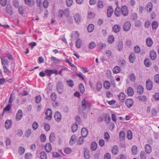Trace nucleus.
<instances>
[{
    "instance_id": "1",
    "label": "nucleus",
    "mask_w": 159,
    "mask_h": 159,
    "mask_svg": "<svg viewBox=\"0 0 159 159\" xmlns=\"http://www.w3.org/2000/svg\"><path fill=\"white\" fill-rule=\"evenodd\" d=\"M57 91L59 94H61L64 92V86L62 83L61 82H58L57 83L56 86Z\"/></svg>"
},
{
    "instance_id": "2",
    "label": "nucleus",
    "mask_w": 159,
    "mask_h": 159,
    "mask_svg": "<svg viewBox=\"0 0 159 159\" xmlns=\"http://www.w3.org/2000/svg\"><path fill=\"white\" fill-rule=\"evenodd\" d=\"M121 12L122 15L124 16H128L129 11L127 7L126 6H123L121 9Z\"/></svg>"
},
{
    "instance_id": "3",
    "label": "nucleus",
    "mask_w": 159,
    "mask_h": 159,
    "mask_svg": "<svg viewBox=\"0 0 159 159\" xmlns=\"http://www.w3.org/2000/svg\"><path fill=\"white\" fill-rule=\"evenodd\" d=\"M14 99V97H13L12 94L10 95V97L9 100V103L3 109H11V103L13 102Z\"/></svg>"
},
{
    "instance_id": "4",
    "label": "nucleus",
    "mask_w": 159,
    "mask_h": 159,
    "mask_svg": "<svg viewBox=\"0 0 159 159\" xmlns=\"http://www.w3.org/2000/svg\"><path fill=\"white\" fill-rule=\"evenodd\" d=\"M131 26V24L130 22L127 21L125 22L123 26V29L125 31H127L130 29Z\"/></svg>"
},
{
    "instance_id": "5",
    "label": "nucleus",
    "mask_w": 159,
    "mask_h": 159,
    "mask_svg": "<svg viewBox=\"0 0 159 159\" xmlns=\"http://www.w3.org/2000/svg\"><path fill=\"white\" fill-rule=\"evenodd\" d=\"M129 58L130 62L134 63L136 58L135 53L134 52H131L129 56Z\"/></svg>"
},
{
    "instance_id": "6",
    "label": "nucleus",
    "mask_w": 159,
    "mask_h": 159,
    "mask_svg": "<svg viewBox=\"0 0 159 159\" xmlns=\"http://www.w3.org/2000/svg\"><path fill=\"white\" fill-rule=\"evenodd\" d=\"M74 17L75 21L78 24L80 23L81 21V17L79 13L75 14Z\"/></svg>"
},
{
    "instance_id": "7",
    "label": "nucleus",
    "mask_w": 159,
    "mask_h": 159,
    "mask_svg": "<svg viewBox=\"0 0 159 159\" xmlns=\"http://www.w3.org/2000/svg\"><path fill=\"white\" fill-rule=\"evenodd\" d=\"M146 87L148 90H151L152 89L153 87V84L152 81L150 80H148L146 81Z\"/></svg>"
},
{
    "instance_id": "8",
    "label": "nucleus",
    "mask_w": 159,
    "mask_h": 159,
    "mask_svg": "<svg viewBox=\"0 0 159 159\" xmlns=\"http://www.w3.org/2000/svg\"><path fill=\"white\" fill-rule=\"evenodd\" d=\"M133 101L131 99H128L125 101V104L128 108H130L132 106L133 104Z\"/></svg>"
},
{
    "instance_id": "9",
    "label": "nucleus",
    "mask_w": 159,
    "mask_h": 159,
    "mask_svg": "<svg viewBox=\"0 0 159 159\" xmlns=\"http://www.w3.org/2000/svg\"><path fill=\"white\" fill-rule=\"evenodd\" d=\"M158 112V110H147V112L149 113V115L155 116H157V114Z\"/></svg>"
},
{
    "instance_id": "10",
    "label": "nucleus",
    "mask_w": 159,
    "mask_h": 159,
    "mask_svg": "<svg viewBox=\"0 0 159 159\" xmlns=\"http://www.w3.org/2000/svg\"><path fill=\"white\" fill-rule=\"evenodd\" d=\"M45 112V114L46 115V119L50 120L52 118V110H46Z\"/></svg>"
},
{
    "instance_id": "11",
    "label": "nucleus",
    "mask_w": 159,
    "mask_h": 159,
    "mask_svg": "<svg viewBox=\"0 0 159 159\" xmlns=\"http://www.w3.org/2000/svg\"><path fill=\"white\" fill-rule=\"evenodd\" d=\"M54 118L57 121L59 122L61 118V113L58 111L56 112L54 114Z\"/></svg>"
},
{
    "instance_id": "12",
    "label": "nucleus",
    "mask_w": 159,
    "mask_h": 159,
    "mask_svg": "<svg viewBox=\"0 0 159 159\" xmlns=\"http://www.w3.org/2000/svg\"><path fill=\"white\" fill-rule=\"evenodd\" d=\"M12 121L11 120L7 119L6 120L5 123V127L7 129H10L12 125Z\"/></svg>"
},
{
    "instance_id": "13",
    "label": "nucleus",
    "mask_w": 159,
    "mask_h": 159,
    "mask_svg": "<svg viewBox=\"0 0 159 159\" xmlns=\"http://www.w3.org/2000/svg\"><path fill=\"white\" fill-rule=\"evenodd\" d=\"M90 103L88 102H86L85 99H84L82 102V107L83 109H86L88 106H90Z\"/></svg>"
},
{
    "instance_id": "14",
    "label": "nucleus",
    "mask_w": 159,
    "mask_h": 159,
    "mask_svg": "<svg viewBox=\"0 0 159 159\" xmlns=\"http://www.w3.org/2000/svg\"><path fill=\"white\" fill-rule=\"evenodd\" d=\"M150 57L152 60H154L157 58L156 52L154 50L151 51L150 53Z\"/></svg>"
},
{
    "instance_id": "15",
    "label": "nucleus",
    "mask_w": 159,
    "mask_h": 159,
    "mask_svg": "<svg viewBox=\"0 0 159 159\" xmlns=\"http://www.w3.org/2000/svg\"><path fill=\"white\" fill-rule=\"evenodd\" d=\"M121 27L118 25H115L112 27V30L115 33L119 32L120 30Z\"/></svg>"
},
{
    "instance_id": "16",
    "label": "nucleus",
    "mask_w": 159,
    "mask_h": 159,
    "mask_svg": "<svg viewBox=\"0 0 159 159\" xmlns=\"http://www.w3.org/2000/svg\"><path fill=\"white\" fill-rule=\"evenodd\" d=\"M81 134L82 136L84 138L87 137L88 134L87 129L86 128H83L81 130Z\"/></svg>"
},
{
    "instance_id": "17",
    "label": "nucleus",
    "mask_w": 159,
    "mask_h": 159,
    "mask_svg": "<svg viewBox=\"0 0 159 159\" xmlns=\"http://www.w3.org/2000/svg\"><path fill=\"white\" fill-rule=\"evenodd\" d=\"M44 148L47 152H50L52 149L51 144L49 143H48L45 145Z\"/></svg>"
},
{
    "instance_id": "18",
    "label": "nucleus",
    "mask_w": 159,
    "mask_h": 159,
    "mask_svg": "<svg viewBox=\"0 0 159 159\" xmlns=\"http://www.w3.org/2000/svg\"><path fill=\"white\" fill-rule=\"evenodd\" d=\"M145 149L146 153L150 154L152 151V149L151 146L148 144H146L145 146Z\"/></svg>"
},
{
    "instance_id": "19",
    "label": "nucleus",
    "mask_w": 159,
    "mask_h": 159,
    "mask_svg": "<svg viewBox=\"0 0 159 159\" xmlns=\"http://www.w3.org/2000/svg\"><path fill=\"white\" fill-rule=\"evenodd\" d=\"M113 9L111 6H109L107 10V15L109 17L111 16L113 13Z\"/></svg>"
},
{
    "instance_id": "20",
    "label": "nucleus",
    "mask_w": 159,
    "mask_h": 159,
    "mask_svg": "<svg viewBox=\"0 0 159 159\" xmlns=\"http://www.w3.org/2000/svg\"><path fill=\"white\" fill-rule=\"evenodd\" d=\"M23 116V113L21 110H18L16 115V118L17 120H20L22 118Z\"/></svg>"
},
{
    "instance_id": "21",
    "label": "nucleus",
    "mask_w": 159,
    "mask_h": 159,
    "mask_svg": "<svg viewBox=\"0 0 159 159\" xmlns=\"http://www.w3.org/2000/svg\"><path fill=\"white\" fill-rule=\"evenodd\" d=\"M56 139L55 135L53 132H52L49 137V140L50 142H53Z\"/></svg>"
},
{
    "instance_id": "22",
    "label": "nucleus",
    "mask_w": 159,
    "mask_h": 159,
    "mask_svg": "<svg viewBox=\"0 0 159 159\" xmlns=\"http://www.w3.org/2000/svg\"><path fill=\"white\" fill-rule=\"evenodd\" d=\"M118 98L120 101L121 102H123L125 98V95L124 93H121L119 94Z\"/></svg>"
},
{
    "instance_id": "23",
    "label": "nucleus",
    "mask_w": 159,
    "mask_h": 159,
    "mask_svg": "<svg viewBox=\"0 0 159 159\" xmlns=\"http://www.w3.org/2000/svg\"><path fill=\"white\" fill-rule=\"evenodd\" d=\"M71 128L72 132L75 133L77 131L78 128V125L76 122H75L73 124Z\"/></svg>"
},
{
    "instance_id": "24",
    "label": "nucleus",
    "mask_w": 159,
    "mask_h": 159,
    "mask_svg": "<svg viewBox=\"0 0 159 159\" xmlns=\"http://www.w3.org/2000/svg\"><path fill=\"white\" fill-rule=\"evenodd\" d=\"M146 43L147 46L150 47L152 45L153 42L152 39L149 37L146 39Z\"/></svg>"
},
{
    "instance_id": "25",
    "label": "nucleus",
    "mask_w": 159,
    "mask_h": 159,
    "mask_svg": "<svg viewBox=\"0 0 159 159\" xmlns=\"http://www.w3.org/2000/svg\"><path fill=\"white\" fill-rule=\"evenodd\" d=\"M118 151V147L116 145L114 146L111 149V152L114 155H116L117 154Z\"/></svg>"
},
{
    "instance_id": "26",
    "label": "nucleus",
    "mask_w": 159,
    "mask_h": 159,
    "mask_svg": "<svg viewBox=\"0 0 159 159\" xmlns=\"http://www.w3.org/2000/svg\"><path fill=\"white\" fill-rule=\"evenodd\" d=\"M76 139V136L75 135H72L70 140L69 142L70 144V145H73L75 143Z\"/></svg>"
},
{
    "instance_id": "27",
    "label": "nucleus",
    "mask_w": 159,
    "mask_h": 159,
    "mask_svg": "<svg viewBox=\"0 0 159 159\" xmlns=\"http://www.w3.org/2000/svg\"><path fill=\"white\" fill-rule=\"evenodd\" d=\"M127 93L129 96H132L134 94V91L132 88L129 87L127 90Z\"/></svg>"
},
{
    "instance_id": "28",
    "label": "nucleus",
    "mask_w": 159,
    "mask_h": 159,
    "mask_svg": "<svg viewBox=\"0 0 159 159\" xmlns=\"http://www.w3.org/2000/svg\"><path fill=\"white\" fill-rule=\"evenodd\" d=\"M152 4L151 2L148 3L147 6V11L148 12H151L152 9Z\"/></svg>"
},
{
    "instance_id": "29",
    "label": "nucleus",
    "mask_w": 159,
    "mask_h": 159,
    "mask_svg": "<svg viewBox=\"0 0 159 159\" xmlns=\"http://www.w3.org/2000/svg\"><path fill=\"white\" fill-rule=\"evenodd\" d=\"M114 14L117 17L119 16L120 15V9L118 6L115 9Z\"/></svg>"
},
{
    "instance_id": "30",
    "label": "nucleus",
    "mask_w": 159,
    "mask_h": 159,
    "mask_svg": "<svg viewBox=\"0 0 159 159\" xmlns=\"http://www.w3.org/2000/svg\"><path fill=\"white\" fill-rule=\"evenodd\" d=\"M144 63L145 66L147 67L150 66L152 65L151 63L150 62V60L149 59L146 58L144 60Z\"/></svg>"
},
{
    "instance_id": "31",
    "label": "nucleus",
    "mask_w": 159,
    "mask_h": 159,
    "mask_svg": "<svg viewBox=\"0 0 159 159\" xmlns=\"http://www.w3.org/2000/svg\"><path fill=\"white\" fill-rule=\"evenodd\" d=\"M66 83L67 85L70 87H73L74 85V83L73 81L71 79L67 80L66 81Z\"/></svg>"
},
{
    "instance_id": "32",
    "label": "nucleus",
    "mask_w": 159,
    "mask_h": 159,
    "mask_svg": "<svg viewBox=\"0 0 159 159\" xmlns=\"http://www.w3.org/2000/svg\"><path fill=\"white\" fill-rule=\"evenodd\" d=\"M97 147V144L95 142H93L91 143V148L93 151L96 150Z\"/></svg>"
},
{
    "instance_id": "33",
    "label": "nucleus",
    "mask_w": 159,
    "mask_h": 159,
    "mask_svg": "<svg viewBox=\"0 0 159 159\" xmlns=\"http://www.w3.org/2000/svg\"><path fill=\"white\" fill-rule=\"evenodd\" d=\"M84 156L86 159H89L90 157L89 154V151L88 149H85L84 152Z\"/></svg>"
},
{
    "instance_id": "34",
    "label": "nucleus",
    "mask_w": 159,
    "mask_h": 159,
    "mask_svg": "<svg viewBox=\"0 0 159 159\" xmlns=\"http://www.w3.org/2000/svg\"><path fill=\"white\" fill-rule=\"evenodd\" d=\"M0 58L1 59L2 64L3 66H5L6 65L7 66H9V63L8 61L7 60L4 59L1 57H0Z\"/></svg>"
},
{
    "instance_id": "35",
    "label": "nucleus",
    "mask_w": 159,
    "mask_h": 159,
    "mask_svg": "<svg viewBox=\"0 0 159 159\" xmlns=\"http://www.w3.org/2000/svg\"><path fill=\"white\" fill-rule=\"evenodd\" d=\"M71 38L72 39H77L79 37V34L77 32H73L71 34Z\"/></svg>"
},
{
    "instance_id": "36",
    "label": "nucleus",
    "mask_w": 159,
    "mask_h": 159,
    "mask_svg": "<svg viewBox=\"0 0 159 159\" xmlns=\"http://www.w3.org/2000/svg\"><path fill=\"white\" fill-rule=\"evenodd\" d=\"M125 132L123 131H120L119 133V137L121 140H124L125 138Z\"/></svg>"
},
{
    "instance_id": "37",
    "label": "nucleus",
    "mask_w": 159,
    "mask_h": 159,
    "mask_svg": "<svg viewBox=\"0 0 159 159\" xmlns=\"http://www.w3.org/2000/svg\"><path fill=\"white\" fill-rule=\"evenodd\" d=\"M102 86L101 82L100 81H98L96 83V89L98 91H100L102 89Z\"/></svg>"
},
{
    "instance_id": "38",
    "label": "nucleus",
    "mask_w": 159,
    "mask_h": 159,
    "mask_svg": "<svg viewBox=\"0 0 159 159\" xmlns=\"http://www.w3.org/2000/svg\"><path fill=\"white\" fill-rule=\"evenodd\" d=\"M137 93L139 94H142L143 92V88L141 85L139 86L137 88Z\"/></svg>"
},
{
    "instance_id": "39",
    "label": "nucleus",
    "mask_w": 159,
    "mask_h": 159,
    "mask_svg": "<svg viewBox=\"0 0 159 159\" xmlns=\"http://www.w3.org/2000/svg\"><path fill=\"white\" fill-rule=\"evenodd\" d=\"M103 86L105 89H108L110 87V83L108 81H105L104 82Z\"/></svg>"
},
{
    "instance_id": "40",
    "label": "nucleus",
    "mask_w": 159,
    "mask_h": 159,
    "mask_svg": "<svg viewBox=\"0 0 159 159\" xmlns=\"http://www.w3.org/2000/svg\"><path fill=\"white\" fill-rule=\"evenodd\" d=\"M121 70L120 67L119 66H116L113 69V72L115 74H117L120 72Z\"/></svg>"
},
{
    "instance_id": "41",
    "label": "nucleus",
    "mask_w": 159,
    "mask_h": 159,
    "mask_svg": "<svg viewBox=\"0 0 159 159\" xmlns=\"http://www.w3.org/2000/svg\"><path fill=\"white\" fill-rule=\"evenodd\" d=\"M117 47H118V51H121L122 48H123V42L122 41H120L117 44Z\"/></svg>"
},
{
    "instance_id": "42",
    "label": "nucleus",
    "mask_w": 159,
    "mask_h": 159,
    "mask_svg": "<svg viewBox=\"0 0 159 159\" xmlns=\"http://www.w3.org/2000/svg\"><path fill=\"white\" fill-rule=\"evenodd\" d=\"M127 137L129 139H131L133 137V134L132 131L128 130L127 133Z\"/></svg>"
},
{
    "instance_id": "43",
    "label": "nucleus",
    "mask_w": 159,
    "mask_h": 159,
    "mask_svg": "<svg viewBox=\"0 0 159 159\" xmlns=\"http://www.w3.org/2000/svg\"><path fill=\"white\" fill-rule=\"evenodd\" d=\"M40 156L41 159H47V156L46 153L44 152H42L40 153Z\"/></svg>"
},
{
    "instance_id": "44",
    "label": "nucleus",
    "mask_w": 159,
    "mask_h": 159,
    "mask_svg": "<svg viewBox=\"0 0 159 159\" xmlns=\"http://www.w3.org/2000/svg\"><path fill=\"white\" fill-rule=\"evenodd\" d=\"M88 30L89 32H92L94 29V26L93 24H89L88 27Z\"/></svg>"
},
{
    "instance_id": "45",
    "label": "nucleus",
    "mask_w": 159,
    "mask_h": 159,
    "mask_svg": "<svg viewBox=\"0 0 159 159\" xmlns=\"http://www.w3.org/2000/svg\"><path fill=\"white\" fill-rule=\"evenodd\" d=\"M6 11L10 15H12L13 14V11L12 8L11 6H7V7Z\"/></svg>"
},
{
    "instance_id": "46",
    "label": "nucleus",
    "mask_w": 159,
    "mask_h": 159,
    "mask_svg": "<svg viewBox=\"0 0 159 159\" xmlns=\"http://www.w3.org/2000/svg\"><path fill=\"white\" fill-rule=\"evenodd\" d=\"M51 59L56 64H60L61 62V61L60 60L53 56L51 57Z\"/></svg>"
},
{
    "instance_id": "47",
    "label": "nucleus",
    "mask_w": 159,
    "mask_h": 159,
    "mask_svg": "<svg viewBox=\"0 0 159 159\" xmlns=\"http://www.w3.org/2000/svg\"><path fill=\"white\" fill-rule=\"evenodd\" d=\"M114 40V37L112 35L109 36L108 37V42L110 43H112Z\"/></svg>"
},
{
    "instance_id": "48",
    "label": "nucleus",
    "mask_w": 159,
    "mask_h": 159,
    "mask_svg": "<svg viewBox=\"0 0 159 159\" xmlns=\"http://www.w3.org/2000/svg\"><path fill=\"white\" fill-rule=\"evenodd\" d=\"M31 134V131L30 129H27L25 133V136L29 138Z\"/></svg>"
},
{
    "instance_id": "49",
    "label": "nucleus",
    "mask_w": 159,
    "mask_h": 159,
    "mask_svg": "<svg viewBox=\"0 0 159 159\" xmlns=\"http://www.w3.org/2000/svg\"><path fill=\"white\" fill-rule=\"evenodd\" d=\"M18 150L19 155H22L25 152V149L24 148L22 147H20L19 148Z\"/></svg>"
},
{
    "instance_id": "50",
    "label": "nucleus",
    "mask_w": 159,
    "mask_h": 159,
    "mask_svg": "<svg viewBox=\"0 0 159 159\" xmlns=\"http://www.w3.org/2000/svg\"><path fill=\"white\" fill-rule=\"evenodd\" d=\"M44 129L46 131H48L50 129V125L49 124L47 123H44Z\"/></svg>"
},
{
    "instance_id": "51",
    "label": "nucleus",
    "mask_w": 159,
    "mask_h": 159,
    "mask_svg": "<svg viewBox=\"0 0 159 159\" xmlns=\"http://www.w3.org/2000/svg\"><path fill=\"white\" fill-rule=\"evenodd\" d=\"M129 78L131 81L134 82L136 79L135 75L133 73H132L129 76Z\"/></svg>"
},
{
    "instance_id": "52",
    "label": "nucleus",
    "mask_w": 159,
    "mask_h": 159,
    "mask_svg": "<svg viewBox=\"0 0 159 159\" xmlns=\"http://www.w3.org/2000/svg\"><path fill=\"white\" fill-rule=\"evenodd\" d=\"M45 72L46 73V75L48 76H50L52 74H53V70L47 69Z\"/></svg>"
},
{
    "instance_id": "53",
    "label": "nucleus",
    "mask_w": 159,
    "mask_h": 159,
    "mask_svg": "<svg viewBox=\"0 0 159 159\" xmlns=\"http://www.w3.org/2000/svg\"><path fill=\"white\" fill-rule=\"evenodd\" d=\"M137 148L136 146L134 145L133 146L132 148L131 151L133 154L136 155L137 154Z\"/></svg>"
},
{
    "instance_id": "54",
    "label": "nucleus",
    "mask_w": 159,
    "mask_h": 159,
    "mask_svg": "<svg viewBox=\"0 0 159 159\" xmlns=\"http://www.w3.org/2000/svg\"><path fill=\"white\" fill-rule=\"evenodd\" d=\"M158 23L156 21H153L152 23V27L153 29H156L158 27Z\"/></svg>"
},
{
    "instance_id": "55",
    "label": "nucleus",
    "mask_w": 159,
    "mask_h": 159,
    "mask_svg": "<svg viewBox=\"0 0 159 159\" xmlns=\"http://www.w3.org/2000/svg\"><path fill=\"white\" fill-rule=\"evenodd\" d=\"M141 159H146V153L144 151H142L140 154Z\"/></svg>"
},
{
    "instance_id": "56",
    "label": "nucleus",
    "mask_w": 159,
    "mask_h": 159,
    "mask_svg": "<svg viewBox=\"0 0 159 159\" xmlns=\"http://www.w3.org/2000/svg\"><path fill=\"white\" fill-rule=\"evenodd\" d=\"M134 49L135 52L137 53H139L140 52V48L139 46L136 45L135 46Z\"/></svg>"
},
{
    "instance_id": "57",
    "label": "nucleus",
    "mask_w": 159,
    "mask_h": 159,
    "mask_svg": "<svg viewBox=\"0 0 159 159\" xmlns=\"http://www.w3.org/2000/svg\"><path fill=\"white\" fill-rule=\"evenodd\" d=\"M79 88L80 92L83 93L84 91V88L82 83H80L79 85Z\"/></svg>"
},
{
    "instance_id": "58",
    "label": "nucleus",
    "mask_w": 159,
    "mask_h": 159,
    "mask_svg": "<svg viewBox=\"0 0 159 159\" xmlns=\"http://www.w3.org/2000/svg\"><path fill=\"white\" fill-rule=\"evenodd\" d=\"M64 152L66 154L71 153L72 151L71 149L69 148H66L64 149Z\"/></svg>"
},
{
    "instance_id": "59",
    "label": "nucleus",
    "mask_w": 159,
    "mask_h": 159,
    "mask_svg": "<svg viewBox=\"0 0 159 159\" xmlns=\"http://www.w3.org/2000/svg\"><path fill=\"white\" fill-rule=\"evenodd\" d=\"M104 137L105 139H106L107 141H108L110 139V135L107 132H106L104 134Z\"/></svg>"
},
{
    "instance_id": "60",
    "label": "nucleus",
    "mask_w": 159,
    "mask_h": 159,
    "mask_svg": "<svg viewBox=\"0 0 159 159\" xmlns=\"http://www.w3.org/2000/svg\"><path fill=\"white\" fill-rule=\"evenodd\" d=\"M84 137H83L82 136V137H80L78 141V144L79 145H80L82 144L84 142Z\"/></svg>"
},
{
    "instance_id": "61",
    "label": "nucleus",
    "mask_w": 159,
    "mask_h": 159,
    "mask_svg": "<svg viewBox=\"0 0 159 159\" xmlns=\"http://www.w3.org/2000/svg\"><path fill=\"white\" fill-rule=\"evenodd\" d=\"M38 126L39 125L37 122L35 121L34 122L32 125L33 129L34 130H36L37 129Z\"/></svg>"
},
{
    "instance_id": "62",
    "label": "nucleus",
    "mask_w": 159,
    "mask_h": 159,
    "mask_svg": "<svg viewBox=\"0 0 159 159\" xmlns=\"http://www.w3.org/2000/svg\"><path fill=\"white\" fill-rule=\"evenodd\" d=\"M96 44L94 42L91 43L89 45V48L90 49H93L96 46Z\"/></svg>"
},
{
    "instance_id": "63",
    "label": "nucleus",
    "mask_w": 159,
    "mask_h": 159,
    "mask_svg": "<svg viewBox=\"0 0 159 159\" xmlns=\"http://www.w3.org/2000/svg\"><path fill=\"white\" fill-rule=\"evenodd\" d=\"M32 158V155L30 153H26L25 155V159H31Z\"/></svg>"
},
{
    "instance_id": "64",
    "label": "nucleus",
    "mask_w": 159,
    "mask_h": 159,
    "mask_svg": "<svg viewBox=\"0 0 159 159\" xmlns=\"http://www.w3.org/2000/svg\"><path fill=\"white\" fill-rule=\"evenodd\" d=\"M153 96L155 100H159V93H156Z\"/></svg>"
}]
</instances>
